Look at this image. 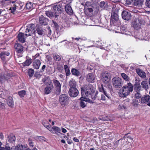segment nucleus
Listing matches in <instances>:
<instances>
[{
    "label": "nucleus",
    "mask_w": 150,
    "mask_h": 150,
    "mask_svg": "<svg viewBox=\"0 0 150 150\" xmlns=\"http://www.w3.org/2000/svg\"><path fill=\"white\" fill-rule=\"evenodd\" d=\"M62 132L64 133H66L67 132V130L64 128H62Z\"/></svg>",
    "instance_id": "052dcab7"
},
{
    "label": "nucleus",
    "mask_w": 150,
    "mask_h": 150,
    "mask_svg": "<svg viewBox=\"0 0 150 150\" xmlns=\"http://www.w3.org/2000/svg\"><path fill=\"white\" fill-rule=\"evenodd\" d=\"M16 139L15 136L12 134H10L8 137V140L10 143H13Z\"/></svg>",
    "instance_id": "a878e982"
},
{
    "label": "nucleus",
    "mask_w": 150,
    "mask_h": 150,
    "mask_svg": "<svg viewBox=\"0 0 150 150\" xmlns=\"http://www.w3.org/2000/svg\"><path fill=\"white\" fill-rule=\"evenodd\" d=\"M36 35L38 34L40 36L42 35L44 33V31L41 27H38L37 28L36 32H35Z\"/></svg>",
    "instance_id": "cd10ccee"
},
{
    "label": "nucleus",
    "mask_w": 150,
    "mask_h": 150,
    "mask_svg": "<svg viewBox=\"0 0 150 150\" xmlns=\"http://www.w3.org/2000/svg\"><path fill=\"white\" fill-rule=\"evenodd\" d=\"M52 25L53 27H55V28H57L58 27V25L57 23L54 21H52Z\"/></svg>",
    "instance_id": "de8ad7c7"
},
{
    "label": "nucleus",
    "mask_w": 150,
    "mask_h": 150,
    "mask_svg": "<svg viewBox=\"0 0 150 150\" xmlns=\"http://www.w3.org/2000/svg\"><path fill=\"white\" fill-rule=\"evenodd\" d=\"M23 146L22 144H19L17 146H12V150H23Z\"/></svg>",
    "instance_id": "c85d7f7f"
},
{
    "label": "nucleus",
    "mask_w": 150,
    "mask_h": 150,
    "mask_svg": "<svg viewBox=\"0 0 150 150\" xmlns=\"http://www.w3.org/2000/svg\"><path fill=\"white\" fill-rule=\"evenodd\" d=\"M135 88L137 89V91H138L140 90L141 88V86L140 85V82L139 80V79H135Z\"/></svg>",
    "instance_id": "bb28decb"
},
{
    "label": "nucleus",
    "mask_w": 150,
    "mask_h": 150,
    "mask_svg": "<svg viewBox=\"0 0 150 150\" xmlns=\"http://www.w3.org/2000/svg\"><path fill=\"white\" fill-rule=\"evenodd\" d=\"M84 98L83 97H82V96L81 97V98H80V99L81 100V102H80V105L81 107L82 108L85 107L86 105L85 102H84V101L85 102H88V101L84 100Z\"/></svg>",
    "instance_id": "7c9ffc66"
},
{
    "label": "nucleus",
    "mask_w": 150,
    "mask_h": 150,
    "mask_svg": "<svg viewBox=\"0 0 150 150\" xmlns=\"http://www.w3.org/2000/svg\"><path fill=\"white\" fill-rule=\"evenodd\" d=\"M142 23L139 20L134 21L132 23V26L134 28L137 30H138L141 27Z\"/></svg>",
    "instance_id": "2eb2a0df"
},
{
    "label": "nucleus",
    "mask_w": 150,
    "mask_h": 150,
    "mask_svg": "<svg viewBox=\"0 0 150 150\" xmlns=\"http://www.w3.org/2000/svg\"><path fill=\"white\" fill-rule=\"evenodd\" d=\"M65 10L67 13L69 15L73 14V11L71 7L69 5H67L65 6Z\"/></svg>",
    "instance_id": "393cba45"
},
{
    "label": "nucleus",
    "mask_w": 150,
    "mask_h": 150,
    "mask_svg": "<svg viewBox=\"0 0 150 150\" xmlns=\"http://www.w3.org/2000/svg\"><path fill=\"white\" fill-rule=\"evenodd\" d=\"M34 73V70L32 69H30L28 71V74L30 77H32Z\"/></svg>",
    "instance_id": "58836bf2"
},
{
    "label": "nucleus",
    "mask_w": 150,
    "mask_h": 150,
    "mask_svg": "<svg viewBox=\"0 0 150 150\" xmlns=\"http://www.w3.org/2000/svg\"><path fill=\"white\" fill-rule=\"evenodd\" d=\"M46 86L44 89V93L46 94H50L54 88L53 85L51 82H49L46 84Z\"/></svg>",
    "instance_id": "9d476101"
},
{
    "label": "nucleus",
    "mask_w": 150,
    "mask_h": 150,
    "mask_svg": "<svg viewBox=\"0 0 150 150\" xmlns=\"http://www.w3.org/2000/svg\"><path fill=\"white\" fill-rule=\"evenodd\" d=\"M47 127H49L47 129L53 134H55L58 135H60L62 134L60 133L61 129L58 127L53 126L52 127L51 126H47Z\"/></svg>",
    "instance_id": "6e6552de"
},
{
    "label": "nucleus",
    "mask_w": 150,
    "mask_h": 150,
    "mask_svg": "<svg viewBox=\"0 0 150 150\" xmlns=\"http://www.w3.org/2000/svg\"><path fill=\"white\" fill-rule=\"evenodd\" d=\"M48 22V20L45 18L43 16L41 15L39 18V23L42 25H45Z\"/></svg>",
    "instance_id": "aec40b11"
},
{
    "label": "nucleus",
    "mask_w": 150,
    "mask_h": 150,
    "mask_svg": "<svg viewBox=\"0 0 150 150\" xmlns=\"http://www.w3.org/2000/svg\"><path fill=\"white\" fill-rule=\"evenodd\" d=\"M119 108L120 109H125L126 108V107L122 104H120L119 105Z\"/></svg>",
    "instance_id": "603ef678"
},
{
    "label": "nucleus",
    "mask_w": 150,
    "mask_h": 150,
    "mask_svg": "<svg viewBox=\"0 0 150 150\" xmlns=\"http://www.w3.org/2000/svg\"><path fill=\"white\" fill-rule=\"evenodd\" d=\"M99 91L100 92L103 93H105V94L106 97H108V98H109L108 96L107 95L106 92L105 91L104 89V88L102 85L101 86V88H99Z\"/></svg>",
    "instance_id": "79ce46f5"
},
{
    "label": "nucleus",
    "mask_w": 150,
    "mask_h": 150,
    "mask_svg": "<svg viewBox=\"0 0 150 150\" xmlns=\"http://www.w3.org/2000/svg\"><path fill=\"white\" fill-rule=\"evenodd\" d=\"M121 76L123 79L127 81H129L130 80L129 78L125 74L122 73L121 74Z\"/></svg>",
    "instance_id": "f704fd0d"
},
{
    "label": "nucleus",
    "mask_w": 150,
    "mask_h": 150,
    "mask_svg": "<svg viewBox=\"0 0 150 150\" xmlns=\"http://www.w3.org/2000/svg\"><path fill=\"white\" fill-rule=\"evenodd\" d=\"M0 150H6V147L5 148L2 147H0Z\"/></svg>",
    "instance_id": "69168bd1"
},
{
    "label": "nucleus",
    "mask_w": 150,
    "mask_h": 150,
    "mask_svg": "<svg viewBox=\"0 0 150 150\" xmlns=\"http://www.w3.org/2000/svg\"><path fill=\"white\" fill-rule=\"evenodd\" d=\"M67 143L69 144H71V143H72V142L71 141L69 140L67 141Z\"/></svg>",
    "instance_id": "774afa93"
},
{
    "label": "nucleus",
    "mask_w": 150,
    "mask_h": 150,
    "mask_svg": "<svg viewBox=\"0 0 150 150\" xmlns=\"http://www.w3.org/2000/svg\"><path fill=\"white\" fill-rule=\"evenodd\" d=\"M121 15L122 18L125 20H129L130 19L131 17L130 13L126 11H123Z\"/></svg>",
    "instance_id": "ddd939ff"
},
{
    "label": "nucleus",
    "mask_w": 150,
    "mask_h": 150,
    "mask_svg": "<svg viewBox=\"0 0 150 150\" xmlns=\"http://www.w3.org/2000/svg\"><path fill=\"white\" fill-rule=\"evenodd\" d=\"M85 14L88 16H91L93 15V10L92 8H88L85 9Z\"/></svg>",
    "instance_id": "b1692460"
},
{
    "label": "nucleus",
    "mask_w": 150,
    "mask_h": 150,
    "mask_svg": "<svg viewBox=\"0 0 150 150\" xmlns=\"http://www.w3.org/2000/svg\"><path fill=\"white\" fill-rule=\"evenodd\" d=\"M39 54L38 53V54H36V55L34 56H33V59H35L37 57H39Z\"/></svg>",
    "instance_id": "bf43d9fd"
},
{
    "label": "nucleus",
    "mask_w": 150,
    "mask_h": 150,
    "mask_svg": "<svg viewBox=\"0 0 150 150\" xmlns=\"http://www.w3.org/2000/svg\"><path fill=\"white\" fill-rule=\"evenodd\" d=\"M140 101L141 103L147 104L150 107V96L148 95L142 97L141 98Z\"/></svg>",
    "instance_id": "f8f14e48"
},
{
    "label": "nucleus",
    "mask_w": 150,
    "mask_h": 150,
    "mask_svg": "<svg viewBox=\"0 0 150 150\" xmlns=\"http://www.w3.org/2000/svg\"><path fill=\"white\" fill-rule=\"evenodd\" d=\"M14 48L18 53H21L23 52V47L20 44H16L14 45Z\"/></svg>",
    "instance_id": "f3484780"
},
{
    "label": "nucleus",
    "mask_w": 150,
    "mask_h": 150,
    "mask_svg": "<svg viewBox=\"0 0 150 150\" xmlns=\"http://www.w3.org/2000/svg\"><path fill=\"white\" fill-rule=\"evenodd\" d=\"M16 9V7L15 5L14 6L10 8L11 10V12L12 13H13Z\"/></svg>",
    "instance_id": "09e8293b"
},
{
    "label": "nucleus",
    "mask_w": 150,
    "mask_h": 150,
    "mask_svg": "<svg viewBox=\"0 0 150 150\" xmlns=\"http://www.w3.org/2000/svg\"><path fill=\"white\" fill-rule=\"evenodd\" d=\"M94 89L91 84H88L81 89V96L84 98V100L90 103H93V101L89 99L90 96L94 92Z\"/></svg>",
    "instance_id": "f257e3e1"
},
{
    "label": "nucleus",
    "mask_w": 150,
    "mask_h": 150,
    "mask_svg": "<svg viewBox=\"0 0 150 150\" xmlns=\"http://www.w3.org/2000/svg\"><path fill=\"white\" fill-rule=\"evenodd\" d=\"M64 67L66 76H68L71 73L68 66L66 65H65L64 66Z\"/></svg>",
    "instance_id": "72a5a7b5"
},
{
    "label": "nucleus",
    "mask_w": 150,
    "mask_h": 150,
    "mask_svg": "<svg viewBox=\"0 0 150 150\" xmlns=\"http://www.w3.org/2000/svg\"><path fill=\"white\" fill-rule=\"evenodd\" d=\"M53 56L54 59L56 61H59L61 59L60 57L57 54H54Z\"/></svg>",
    "instance_id": "e433bc0d"
},
{
    "label": "nucleus",
    "mask_w": 150,
    "mask_h": 150,
    "mask_svg": "<svg viewBox=\"0 0 150 150\" xmlns=\"http://www.w3.org/2000/svg\"><path fill=\"white\" fill-rule=\"evenodd\" d=\"M79 93L78 90L75 87H70L69 91V95L72 97H76Z\"/></svg>",
    "instance_id": "9b49d317"
},
{
    "label": "nucleus",
    "mask_w": 150,
    "mask_h": 150,
    "mask_svg": "<svg viewBox=\"0 0 150 150\" xmlns=\"http://www.w3.org/2000/svg\"><path fill=\"white\" fill-rule=\"evenodd\" d=\"M144 1V0H134V5L139 8H141Z\"/></svg>",
    "instance_id": "412c9836"
},
{
    "label": "nucleus",
    "mask_w": 150,
    "mask_h": 150,
    "mask_svg": "<svg viewBox=\"0 0 150 150\" xmlns=\"http://www.w3.org/2000/svg\"><path fill=\"white\" fill-rule=\"evenodd\" d=\"M106 96L105 93L102 94L101 95V99L100 100H103L104 101L106 100Z\"/></svg>",
    "instance_id": "a18cd8bd"
},
{
    "label": "nucleus",
    "mask_w": 150,
    "mask_h": 150,
    "mask_svg": "<svg viewBox=\"0 0 150 150\" xmlns=\"http://www.w3.org/2000/svg\"><path fill=\"white\" fill-rule=\"evenodd\" d=\"M46 67V65H44L42 67V68H41V70L42 71H44V69H45V68Z\"/></svg>",
    "instance_id": "0e129e2a"
},
{
    "label": "nucleus",
    "mask_w": 150,
    "mask_h": 150,
    "mask_svg": "<svg viewBox=\"0 0 150 150\" xmlns=\"http://www.w3.org/2000/svg\"><path fill=\"white\" fill-rule=\"evenodd\" d=\"M62 8L60 5H54L53 7V10L54 11L55 16H58V14L60 13L62 11Z\"/></svg>",
    "instance_id": "4468645a"
},
{
    "label": "nucleus",
    "mask_w": 150,
    "mask_h": 150,
    "mask_svg": "<svg viewBox=\"0 0 150 150\" xmlns=\"http://www.w3.org/2000/svg\"><path fill=\"white\" fill-rule=\"evenodd\" d=\"M71 73L72 74L76 76H79L80 75V72L79 71L76 69H73L71 70Z\"/></svg>",
    "instance_id": "2f4dec72"
},
{
    "label": "nucleus",
    "mask_w": 150,
    "mask_h": 150,
    "mask_svg": "<svg viewBox=\"0 0 150 150\" xmlns=\"http://www.w3.org/2000/svg\"><path fill=\"white\" fill-rule=\"evenodd\" d=\"M27 37L23 33L20 32L19 33L17 37L20 42L23 43L25 42V38Z\"/></svg>",
    "instance_id": "a211bd4d"
},
{
    "label": "nucleus",
    "mask_w": 150,
    "mask_h": 150,
    "mask_svg": "<svg viewBox=\"0 0 150 150\" xmlns=\"http://www.w3.org/2000/svg\"><path fill=\"white\" fill-rule=\"evenodd\" d=\"M113 86L115 88H120L122 85V79L118 77H115L112 79Z\"/></svg>",
    "instance_id": "39448f33"
},
{
    "label": "nucleus",
    "mask_w": 150,
    "mask_h": 150,
    "mask_svg": "<svg viewBox=\"0 0 150 150\" xmlns=\"http://www.w3.org/2000/svg\"><path fill=\"white\" fill-rule=\"evenodd\" d=\"M19 95L21 97H23L25 95V91L24 90H22L18 92Z\"/></svg>",
    "instance_id": "c03bdc74"
},
{
    "label": "nucleus",
    "mask_w": 150,
    "mask_h": 150,
    "mask_svg": "<svg viewBox=\"0 0 150 150\" xmlns=\"http://www.w3.org/2000/svg\"><path fill=\"white\" fill-rule=\"evenodd\" d=\"M40 64V61L38 59L35 60L33 63V66L34 68L36 69H39Z\"/></svg>",
    "instance_id": "4be33fe9"
},
{
    "label": "nucleus",
    "mask_w": 150,
    "mask_h": 150,
    "mask_svg": "<svg viewBox=\"0 0 150 150\" xmlns=\"http://www.w3.org/2000/svg\"><path fill=\"white\" fill-rule=\"evenodd\" d=\"M2 54H3L5 55L6 56H8L9 55V53L8 52H1Z\"/></svg>",
    "instance_id": "864d4df0"
},
{
    "label": "nucleus",
    "mask_w": 150,
    "mask_h": 150,
    "mask_svg": "<svg viewBox=\"0 0 150 150\" xmlns=\"http://www.w3.org/2000/svg\"><path fill=\"white\" fill-rule=\"evenodd\" d=\"M105 4V2H104V1L101 2L100 4V6L101 7H102Z\"/></svg>",
    "instance_id": "4d7b16f0"
},
{
    "label": "nucleus",
    "mask_w": 150,
    "mask_h": 150,
    "mask_svg": "<svg viewBox=\"0 0 150 150\" xmlns=\"http://www.w3.org/2000/svg\"><path fill=\"white\" fill-rule=\"evenodd\" d=\"M17 63H18L19 64H22V61L20 60V59L18 58L17 59L16 61Z\"/></svg>",
    "instance_id": "13d9d810"
},
{
    "label": "nucleus",
    "mask_w": 150,
    "mask_h": 150,
    "mask_svg": "<svg viewBox=\"0 0 150 150\" xmlns=\"http://www.w3.org/2000/svg\"><path fill=\"white\" fill-rule=\"evenodd\" d=\"M46 14V15L48 17L51 18L54 15L55 16V13H53L49 11H47L45 13Z\"/></svg>",
    "instance_id": "ea45409f"
},
{
    "label": "nucleus",
    "mask_w": 150,
    "mask_h": 150,
    "mask_svg": "<svg viewBox=\"0 0 150 150\" xmlns=\"http://www.w3.org/2000/svg\"><path fill=\"white\" fill-rule=\"evenodd\" d=\"M29 144L30 147H33L34 146V143L31 140H29Z\"/></svg>",
    "instance_id": "3c124183"
},
{
    "label": "nucleus",
    "mask_w": 150,
    "mask_h": 150,
    "mask_svg": "<svg viewBox=\"0 0 150 150\" xmlns=\"http://www.w3.org/2000/svg\"><path fill=\"white\" fill-rule=\"evenodd\" d=\"M2 60H4L6 58V56L1 53L0 54Z\"/></svg>",
    "instance_id": "5fc2aeb1"
},
{
    "label": "nucleus",
    "mask_w": 150,
    "mask_h": 150,
    "mask_svg": "<svg viewBox=\"0 0 150 150\" xmlns=\"http://www.w3.org/2000/svg\"><path fill=\"white\" fill-rule=\"evenodd\" d=\"M95 79V75L92 73H89L86 76V80L88 82H93Z\"/></svg>",
    "instance_id": "6ab92c4d"
},
{
    "label": "nucleus",
    "mask_w": 150,
    "mask_h": 150,
    "mask_svg": "<svg viewBox=\"0 0 150 150\" xmlns=\"http://www.w3.org/2000/svg\"><path fill=\"white\" fill-rule=\"evenodd\" d=\"M97 96V93H96L95 94H93V93L92 94L91 96H90V98H91L93 100H94L95 99L96 97Z\"/></svg>",
    "instance_id": "8fccbe9b"
},
{
    "label": "nucleus",
    "mask_w": 150,
    "mask_h": 150,
    "mask_svg": "<svg viewBox=\"0 0 150 150\" xmlns=\"http://www.w3.org/2000/svg\"><path fill=\"white\" fill-rule=\"evenodd\" d=\"M69 85L70 87H75L76 85V84L75 81H70L69 82Z\"/></svg>",
    "instance_id": "a19ab883"
},
{
    "label": "nucleus",
    "mask_w": 150,
    "mask_h": 150,
    "mask_svg": "<svg viewBox=\"0 0 150 150\" xmlns=\"http://www.w3.org/2000/svg\"><path fill=\"white\" fill-rule=\"evenodd\" d=\"M35 26L33 24L28 25L27 27L25 32V35L26 37L33 36V35H36L35 30Z\"/></svg>",
    "instance_id": "20e7f679"
},
{
    "label": "nucleus",
    "mask_w": 150,
    "mask_h": 150,
    "mask_svg": "<svg viewBox=\"0 0 150 150\" xmlns=\"http://www.w3.org/2000/svg\"><path fill=\"white\" fill-rule=\"evenodd\" d=\"M47 77H45L42 79V81L43 82H45L47 81Z\"/></svg>",
    "instance_id": "680f3d73"
},
{
    "label": "nucleus",
    "mask_w": 150,
    "mask_h": 150,
    "mask_svg": "<svg viewBox=\"0 0 150 150\" xmlns=\"http://www.w3.org/2000/svg\"><path fill=\"white\" fill-rule=\"evenodd\" d=\"M70 98L66 94H62L59 97V102L60 104L62 107L67 105L69 103Z\"/></svg>",
    "instance_id": "7ed1b4c3"
},
{
    "label": "nucleus",
    "mask_w": 150,
    "mask_h": 150,
    "mask_svg": "<svg viewBox=\"0 0 150 150\" xmlns=\"http://www.w3.org/2000/svg\"><path fill=\"white\" fill-rule=\"evenodd\" d=\"M118 16L117 14L115 13L112 15L111 19L112 21H117L118 20Z\"/></svg>",
    "instance_id": "c9c22d12"
},
{
    "label": "nucleus",
    "mask_w": 150,
    "mask_h": 150,
    "mask_svg": "<svg viewBox=\"0 0 150 150\" xmlns=\"http://www.w3.org/2000/svg\"><path fill=\"white\" fill-rule=\"evenodd\" d=\"M142 95L140 93L139 91H137L135 94L134 97L137 99H139L141 98Z\"/></svg>",
    "instance_id": "4c0bfd02"
},
{
    "label": "nucleus",
    "mask_w": 150,
    "mask_h": 150,
    "mask_svg": "<svg viewBox=\"0 0 150 150\" xmlns=\"http://www.w3.org/2000/svg\"><path fill=\"white\" fill-rule=\"evenodd\" d=\"M26 8L28 9H30L33 7V5L32 3L28 2L27 3L26 5Z\"/></svg>",
    "instance_id": "37998d69"
},
{
    "label": "nucleus",
    "mask_w": 150,
    "mask_h": 150,
    "mask_svg": "<svg viewBox=\"0 0 150 150\" xmlns=\"http://www.w3.org/2000/svg\"><path fill=\"white\" fill-rule=\"evenodd\" d=\"M136 72L138 75L142 79L146 78V73L143 70L140 69L138 68L136 69Z\"/></svg>",
    "instance_id": "dca6fc26"
},
{
    "label": "nucleus",
    "mask_w": 150,
    "mask_h": 150,
    "mask_svg": "<svg viewBox=\"0 0 150 150\" xmlns=\"http://www.w3.org/2000/svg\"><path fill=\"white\" fill-rule=\"evenodd\" d=\"M73 140L76 142H79V141L78 139L77 138H74L73 139Z\"/></svg>",
    "instance_id": "e2e57ef3"
},
{
    "label": "nucleus",
    "mask_w": 150,
    "mask_h": 150,
    "mask_svg": "<svg viewBox=\"0 0 150 150\" xmlns=\"http://www.w3.org/2000/svg\"><path fill=\"white\" fill-rule=\"evenodd\" d=\"M53 82L55 86V93L57 95H59L61 93V85L59 82L56 79H53Z\"/></svg>",
    "instance_id": "1a4fd4ad"
},
{
    "label": "nucleus",
    "mask_w": 150,
    "mask_h": 150,
    "mask_svg": "<svg viewBox=\"0 0 150 150\" xmlns=\"http://www.w3.org/2000/svg\"><path fill=\"white\" fill-rule=\"evenodd\" d=\"M148 32L144 33H143V35L139 34H138L137 35H136L134 37L136 39H138L141 40H148L150 39V35Z\"/></svg>",
    "instance_id": "0eeeda50"
},
{
    "label": "nucleus",
    "mask_w": 150,
    "mask_h": 150,
    "mask_svg": "<svg viewBox=\"0 0 150 150\" xmlns=\"http://www.w3.org/2000/svg\"><path fill=\"white\" fill-rule=\"evenodd\" d=\"M7 103L9 107H13L14 103L13 98L12 97L9 96L8 97L7 100Z\"/></svg>",
    "instance_id": "5701e85b"
},
{
    "label": "nucleus",
    "mask_w": 150,
    "mask_h": 150,
    "mask_svg": "<svg viewBox=\"0 0 150 150\" xmlns=\"http://www.w3.org/2000/svg\"><path fill=\"white\" fill-rule=\"evenodd\" d=\"M5 76V75H4L3 76L0 77V82L2 81L3 80L6 79Z\"/></svg>",
    "instance_id": "6e6d98bb"
},
{
    "label": "nucleus",
    "mask_w": 150,
    "mask_h": 150,
    "mask_svg": "<svg viewBox=\"0 0 150 150\" xmlns=\"http://www.w3.org/2000/svg\"><path fill=\"white\" fill-rule=\"evenodd\" d=\"M133 87L130 83H128L124 85L120 90V95L122 97H125L129 95L132 92Z\"/></svg>",
    "instance_id": "f03ea898"
},
{
    "label": "nucleus",
    "mask_w": 150,
    "mask_h": 150,
    "mask_svg": "<svg viewBox=\"0 0 150 150\" xmlns=\"http://www.w3.org/2000/svg\"><path fill=\"white\" fill-rule=\"evenodd\" d=\"M4 138V136L2 134H0V138L3 139Z\"/></svg>",
    "instance_id": "338daca9"
},
{
    "label": "nucleus",
    "mask_w": 150,
    "mask_h": 150,
    "mask_svg": "<svg viewBox=\"0 0 150 150\" xmlns=\"http://www.w3.org/2000/svg\"><path fill=\"white\" fill-rule=\"evenodd\" d=\"M141 84L142 87L144 88L145 90H147L149 88V86L146 81H143L141 82Z\"/></svg>",
    "instance_id": "c756f323"
},
{
    "label": "nucleus",
    "mask_w": 150,
    "mask_h": 150,
    "mask_svg": "<svg viewBox=\"0 0 150 150\" xmlns=\"http://www.w3.org/2000/svg\"><path fill=\"white\" fill-rule=\"evenodd\" d=\"M111 78L110 73L107 71L102 73L101 75V79L103 82L105 83H108L110 81Z\"/></svg>",
    "instance_id": "423d86ee"
},
{
    "label": "nucleus",
    "mask_w": 150,
    "mask_h": 150,
    "mask_svg": "<svg viewBox=\"0 0 150 150\" xmlns=\"http://www.w3.org/2000/svg\"><path fill=\"white\" fill-rule=\"evenodd\" d=\"M32 62L31 59H29L27 60L24 62L22 63L23 65L24 66H28L30 65Z\"/></svg>",
    "instance_id": "473e14b6"
},
{
    "label": "nucleus",
    "mask_w": 150,
    "mask_h": 150,
    "mask_svg": "<svg viewBox=\"0 0 150 150\" xmlns=\"http://www.w3.org/2000/svg\"><path fill=\"white\" fill-rule=\"evenodd\" d=\"M145 5L149 8H150V0H146Z\"/></svg>",
    "instance_id": "49530a36"
}]
</instances>
